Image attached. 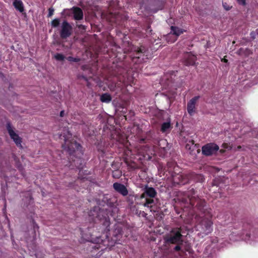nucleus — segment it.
Wrapping results in <instances>:
<instances>
[{
    "instance_id": "obj_18",
    "label": "nucleus",
    "mask_w": 258,
    "mask_h": 258,
    "mask_svg": "<svg viewBox=\"0 0 258 258\" xmlns=\"http://www.w3.org/2000/svg\"><path fill=\"white\" fill-rule=\"evenodd\" d=\"M134 81V77L128 74H125L121 78H119V81L122 83L124 86H132L135 84Z\"/></svg>"
},
{
    "instance_id": "obj_23",
    "label": "nucleus",
    "mask_w": 258,
    "mask_h": 258,
    "mask_svg": "<svg viewBox=\"0 0 258 258\" xmlns=\"http://www.w3.org/2000/svg\"><path fill=\"white\" fill-rule=\"evenodd\" d=\"M157 142V146L161 149H163L164 150H166V148L168 147V143L165 139H160L159 140L156 141V142H154V144H156Z\"/></svg>"
},
{
    "instance_id": "obj_40",
    "label": "nucleus",
    "mask_w": 258,
    "mask_h": 258,
    "mask_svg": "<svg viewBox=\"0 0 258 258\" xmlns=\"http://www.w3.org/2000/svg\"><path fill=\"white\" fill-rule=\"evenodd\" d=\"M255 34H256V32H251L250 33L251 38H252L253 39H254L255 38Z\"/></svg>"
},
{
    "instance_id": "obj_20",
    "label": "nucleus",
    "mask_w": 258,
    "mask_h": 258,
    "mask_svg": "<svg viewBox=\"0 0 258 258\" xmlns=\"http://www.w3.org/2000/svg\"><path fill=\"white\" fill-rule=\"evenodd\" d=\"M73 14L74 19L75 20H81L83 19V12L82 10L78 7H74L72 8Z\"/></svg>"
},
{
    "instance_id": "obj_41",
    "label": "nucleus",
    "mask_w": 258,
    "mask_h": 258,
    "mask_svg": "<svg viewBox=\"0 0 258 258\" xmlns=\"http://www.w3.org/2000/svg\"><path fill=\"white\" fill-rule=\"evenodd\" d=\"M226 3H223V6L224 8V9L226 10H229L230 9H231V7L228 6L227 7H226Z\"/></svg>"
},
{
    "instance_id": "obj_48",
    "label": "nucleus",
    "mask_w": 258,
    "mask_h": 258,
    "mask_svg": "<svg viewBox=\"0 0 258 258\" xmlns=\"http://www.w3.org/2000/svg\"><path fill=\"white\" fill-rule=\"evenodd\" d=\"M30 200H32V197L31 196H30Z\"/></svg>"
},
{
    "instance_id": "obj_35",
    "label": "nucleus",
    "mask_w": 258,
    "mask_h": 258,
    "mask_svg": "<svg viewBox=\"0 0 258 258\" xmlns=\"http://www.w3.org/2000/svg\"><path fill=\"white\" fill-rule=\"evenodd\" d=\"M54 13V9L52 8H50L48 9V14L47 17H51Z\"/></svg>"
},
{
    "instance_id": "obj_3",
    "label": "nucleus",
    "mask_w": 258,
    "mask_h": 258,
    "mask_svg": "<svg viewBox=\"0 0 258 258\" xmlns=\"http://www.w3.org/2000/svg\"><path fill=\"white\" fill-rule=\"evenodd\" d=\"M72 134L68 130L65 129L63 134L59 136L60 139H63L64 144H62L63 149L67 152L69 155V159L72 160L74 165L79 169L82 168V160L81 156L83 155L82 147L80 144L75 141L70 140L72 138Z\"/></svg>"
},
{
    "instance_id": "obj_45",
    "label": "nucleus",
    "mask_w": 258,
    "mask_h": 258,
    "mask_svg": "<svg viewBox=\"0 0 258 258\" xmlns=\"http://www.w3.org/2000/svg\"><path fill=\"white\" fill-rule=\"evenodd\" d=\"M227 146V145L226 144H223V147H224V148H226Z\"/></svg>"
},
{
    "instance_id": "obj_39",
    "label": "nucleus",
    "mask_w": 258,
    "mask_h": 258,
    "mask_svg": "<svg viewBox=\"0 0 258 258\" xmlns=\"http://www.w3.org/2000/svg\"><path fill=\"white\" fill-rule=\"evenodd\" d=\"M17 168H18V170L19 171H20L22 172V174L23 175V168L22 165L21 164L18 165Z\"/></svg>"
},
{
    "instance_id": "obj_8",
    "label": "nucleus",
    "mask_w": 258,
    "mask_h": 258,
    "mask_svg": "<svg viewBox=\"0 0 258 258\" xmlns=\"http://www.w3.org/2000/svg\"><path fill=\"white\" fill-rule=\"evenodd\" d=\"M73 27L66 20H64L61 25V30L60 31V36L62 39H67L72 34Z\"/></svg>"
},
{
    "instance_id": "obj_33",
    "label": "nucleus",
    "mask_w": 258,
    "mask_h": 258,
    "mask_svg": "<svg viewBox=\"0 0 258 258\" xmlns=\"http://www.w3.org/2000/svg\"><path fill=\"white\" fill-rule=\"evenodd\" d=\"M146 32L149 35H152V29L151 28V26L149 25L147 26V28L145 29Z\"/></svg>"
},
{
    "instance_id": "obj_30",
    "label": "nucleus",
    "mask_w": 258,
    "mask_h": 258,
    "mask_svg": "<svg viewBox=\"0 0 258 258\" xmlns=\"http://www.w3.org/2000/svg\"><path fill=\"white\" fill-rule=\"evenodd\" d=\"M67 59L71 62H79L81 60V59L79 57H74L71 56L67 57Z\"/></svg>"
},
{
    "instance_id": "obj_12",
    "label": "nucleus",
    "mask_w": 258,
    "mask_h": 258,
    "mask_svg": "<svg viewBox=\"0 0 258 258\" xmlns=\"http://www.w3.org/2000/svg\"><path fill=\"white\" fill-rule=\"evenodd\" d=\"M87 230L88 233H85L84 231L82 230V228H80V231L81 232V234L82 237L84 238L87 241H91L94 238V237L97 238L98 239V242H99V237H100V235H97L95 233L94 230L92 229V228L90 227H88L87 228Z\"/></svg>"
},
{
    "instance_id": "obj_47",
    "label": "nucleus",
    "mask_w": 258,
    "mask_h": 258,
    "mask_svg": "<svg viewBox=\"0 0 258 258\" xmlns=\"http://www.w3.org/2000/svg\"><path fill=\"white\" fill-rule=\"evenodd\" d=\"M92 248L98 249V247H96V246H93V247H92Z\"/></svg>"
},
{
    "instance_id": "obj_15",
    "label": "nucleus",
    "mask_w": 258,
    "mask_h": 258,
    "mask_svg": "<svg viewBox=\"0 0 258 258\" xmlns=\"http://www.w3.org/2000/svg\"><path fill=\"white\" fill-rule=\"evenodd\" d=\"M157 194L154 188L146 185L144 188V192L141 195V198H155L157 196Z\"/></svg>"
},
{
    "instance_id": "obj_9",
    "label": "nucleus",
    "mask_w": 258,
    "mask_h": 258,
    "mask_svg": "<svg viewBox=\"0 0 258 258\" xmlns=\"http://www.w3.org/2000/svg\"><path fill=\"white\" fill-rule=\"evenodd\" d=\"M7 129L11 138L14 141L17 147L22 148V138L15 133L10 123H7Z\"/></svg>"
},
{
    "instance_id": "obj_24",
    "label": "nucleus",
    "mask_w": 258,
    "mask_h": 258,
    "mask_svg": "<svg viewBox=\"0 0 258 258\" xmlns=\"http://www.w3.org/2000/svg\"><path fill=\"white\" fill-rule=\"evenodd\" d=\"M112 97L108 93L102 94L100 96V101L102 102L109 103L111 101Z\"/></svg>"
},
{
    "instance_id": "obj_26",
    "label": "nucleus",
    "mask_w": 258,
    "mask_h": 258,
    "mask_svg": "<svg viewBox=\"0 0 258 258\" xmlns=\"http://www.w3.org/2000/svg\"><path fill=\"white\" fill-rule=\"evenodd\" d=\"M112 177L114 178L118 179L122 175V171L119 170H112Z\"/></svg>"
},
{
    "instance_id": "obj_10",
    "label": "nucleus",
    "mask_w": 258,
    "mask_h": 258,
    "mask_svg": "<svg viewBox=\"0 0 258 258\" xmlns=\"http://www.w3.org/2000/svg\"><path fill=\"white\" fill-rule=\"evenodd\" d=\"M171 30L172 34H169L167 36L166 40L169 43H173L176 40L177 37L183 33V31L175 26H171Z\"/></svg>"
},
{
    "instance_id": "obj_13",
    "label": "nucleus",
    "mask_w": 258,
    "mask_h": 258,
    "mask_svg": "<svg viewBox=\"0 0 258 258\" xmlns=\"http://www.w3.org/2000/svg\"><path fill=\"white\" fill-rule=\"evenodd\" d=\"M200 98V96H195L187 102V110L190 115H192L196 112V104Z\"/></svg>"
},
{
    "instance_id": "obj_4",
    "label": "nucleus",
    "mask_w": 258,
    "mask_h": 258,
    "mask_svg": "<svg viewBox=\"0 0 258 258\" xmlns=\"http://www.w3.org/2000/svg\"><path fill=\"white\" fill-rule=\"evenodd\" d=\"M181 232V227L173 228L164 238L166 244H182L183 240Z\"/></svg>"
},
{
    "instance_id": "obj_16",
    "label": "nucleus",
    "mask_w": 258,
    "mask_h": 258,
    "mask_svg": "<svg viewBox=\"0 0 258 258\" xmlns=\"http://www.w3.org/2000/svg\"><path fill=\"white\" fill-rule=\"evenodd\" d=\"M173 182L174 184L184 185L188 182V175L184 176L181 174H176L173 176Z\"/></svg>"
},
{
    "instance_id": "obj_36",
    "label": "nucleus",
    "mask_w": 258,
    "mask_h": 258,
    "mask_svg": "<svg viewBox=\"0 0 258 258\" xmlns=\"http://www.w3.org/2000/svg\"><path fill=\"white\" fill-rule=\"evenodd\" d=\"M238 4L240 5L244 6L246 5V0H236Z\"/></svg>"
},
{
    "instance_id": "obj_1",
    "label": "nucleus",
    "mask_w": 258,
    "mask_h": 258,
    "mask_svg": "<svg viewBox=\"0 0 258 258\" xmlns=\"http://www.w3.org/2000/svg\"><path fill=\"white\" fill-rule=\"evenodd\" d=\"M98 204L102 207L106 206L107 208H101L99 206L92 208L89 212L90 220L96 223L97 222L100 223L102 226L101 232L106 233V236H108L107 233L110 230V224L109 216H114L119 210L117 199L111 195L105 194L98 200Z\"/></svg>"
},
{
    "instance_id": "obj_11",
    "label": "nucleus",
    "mask_w": 258,
    "mask_h": 258,
    "mask_svg": "<svg viewBox=\"0 0 258 258\" xmlns=\"http://www.w3.org/2000/svg\"><path fill=\"white\" fill-rule=\"evenodd\" d=\"M196 55L191 52H186L183 54L182 63L186 66H193L196 64Z\"/></svg>"
},
{
    "instance_id": "obj_19",
    "label": "nucleus",
    "mask_w": 258,
    "mask_h": 258,
    "mask_svg": "<svg viewBox=\"0 0 258 258\" xmlns=\"http://www.w3.org/2000/svg\"><path fill=\"white\" fill-rule=\"evenodd\" d=\"M154 198H144L145 202L144 203V206L150 209L151 212H155L156 211V206L155 201Z\"/></svg>"
},
{
    "instance_id": "obj_14",
    "label": "nucleus",
    "mask_w": 258,
    "mask_h": 258,
    "mask_svg": "<svg viewBox=\"0 0 258 258\" xmlns=\"http://www.w3.org/2000/svg\"><path fill=\"white\" fill-rule=\"evenodd\" d=\"M123 232V226L121 224H116L112 232V236L115 241H120Z\"/></svg>"
},
{
    "instance_id": "obj_50",
    "label": "nucleus",
    "mask_w": 258,
    "mask_h": 258,
    "mask_svg": "<svg viewBox=\"0 0 258 258\" xmlns=\"http://www.w3.org/2000/svg\"><path fill=\"white\" fill-rule=\"evenodd\" d=\"M256 34L258 35V29L256 30Z\"/></svg>"
},
{
    "instance_id": "obj_5",
    "label": "nucleus",
    "mask_w": 258,
    "mask_h": 258,
    "mask_svg": "<svg viewBox=\"0 0 258 258\" xmlns=\"http://www.w3.org/2000/svg\"><path fill=\"white\" fill-rule=\"evenodd\" d=\"M137 154L142 156L144 160H150L152 159V156L154 154L152 147L148 145L140 146L137 150Z\"/></svg>"
},
{
    "instance_id": "obj_6",
    "label": "nucleus",
    "mask_w": 258,
    "mask_h": 258,
    "mask_svg": "<svg viewBox=\"0 0 258 258\" xmlns=\"http://www.w3.org/2000/svg\"><path fill=\"white\" fill-rule=\"evenodd\" d=\"M147 49L144 46L138 47L135 50V53L132 57V60L135 63H140L145 61L144 56L147 53Z\"/></svg>"
},
{
    "instance_id": "obj_37",
    "label": "nucleus",
    "mask_w": 258,
    "mask_h": 258,
    "mask_svg": "<svg viewBox=\"0 0 258 258\" xmlns=\"http://www.w3.org/2000/svg\"><path fill=\"white\" fill-rule=\"evenodd\" d=\"M77 27L80 29V30H86V27L85 25H83L82 24H79L77 25Z\"/></svg>"
},
{
    "instance_id": "obj_32",
    "label": "nucleus",
    "mask_w": 258,
    "mask_h": 258,
    "mask_svg": "<svg viewBox=\"0 0 258 258\" xmlns=\"http://www.w3.org/2000/svg\"><path fill=\"white\" fill-rule=\"evenodd\" d=\"M32 223H33V227L34 229V234H36V231L38 230L39 229V226L38 224L35 222V221L33 219L32 220Z\"/></svg>"
},
{
    "instance_id": "obj_28",
    "label": "nucleus",
    "mask_w": 258,
    "mask_h": 258,
    "mask_svg": "<svg viewBox=\"0 0 258 258\" xmlns=\"http://www.w3.org/2000/svg\"><path fill=\"white\" fill-rule=\"evenodd\" d=\"M120 167V164L119 162H113L111 164V167L113 169V170H119Z\"/></svg>"
},
{
    "instance_id": "obj_25",
    "label": "nucleus",
    "mask_w": 258,
    "mask_h": 258,
    "mask_svg": "<svg viewBox=\"0 0 258 258\" xmlns=\"http://www.w3.org/2000/svg\"><path fill=\"white\" fill-rule=\"evenodd\" d=\"M171 128V125L170 121H167L163 122L161 125V131L162 133H165L168 130Z\"/></svg>"
},
{
    "instance_id": "obj_44",
    "label": "nucleus",
    "mask_w": 258,
    "mask_h": 258,
    "mask_svg": "<svg viewBox=\"0 0 258 258\" xmlns=\"http://www.w3.org/2000/svg\"><path fill=\"white\" fill-rule=\"evenodd\" d=\"M220 152L221 153H224V152H225V150H223V149H221V150H220Z\"/></svg>"
},
{
    "instance_id": "obj_46",
    "label": "nucleus",
    "mask_w": 258,
    "mask_h": 258,
    "mask_svg": "<svg viewBox=\"0 0 258 258\" xmlns=\"http://www.w3.org/2000/svg\"><path fill=\"white\" fill-rule=\"evenodd\" d=\"M128 153H130L131 155H133L132 151V150H128Z\"/></svg>"
},
{
    "instance_id": "obj_43",
    "label": "nucleus",
    "mask_w": 258,
    "mask_h": 258,
    "mask_svg": "<svg viewBox=\"0 0 258 258\" xmlns=\"http://www.w3.org/2000/svg\"><path fill=\"white\" fill-rule=\"evenodd\" d=\"M222 61L224 62H228V60L227 59H226L225 58H223V59H222Z\"/></svg>"
},
{
    "instance_id": "obj_38",
    "label": "nucleus",
    "mask_w": 258,
    "mask_h": 258,
    "mask_svg": "<svg viewBox=\"0 0 258 258\" xmlns=\"http://www.w3.org/2000/svg\"><path fill=\"white\" fill-rule=\"evenodd\" d=\"M176 245L174 247V250L176 251H179L181 250V246L180 245L181 244H176Z\"/></svg>"
},
{
    "instance_id": "obj_42",
    "label": "nucleus",
    "mask_w": 258,
    "mask_h": 258,
    "mask_svg": "<svg viewBox=\"0 0 258 258\" xmlns=\"http://www.w3.org/2000/svg\"><path fill=\"white\" fill-rule=\"evenodd\" d=\"M64 115V110H62L60 111V117H63Z\"/></svg>"
},
{
    "instance_id": "obj_29",
    "label": "nucleus",
    "mask_w": 258,
    "mask_h": 258,
    "mask_svg": "<svg viewBox=\"0 0 258 258\" xmlns=\"http://www.w3.org/2000/svg\"><path fill=\"white\" fill-rule=\"evenodd\" d=\"M54 57L56 60L59 61H63L65 58L64 56L61 53H56Z\"/></svg>"
},
{
    "instance_id": "obj_27",
    "label": "nucleus",
    "mask_w": 258,
    "mask_h": 258,
    "mask_svg": "<svg viewBox=\"0 0 258 258\" xmlns=\"http://www.w3.org/2000/svg\"><path fill=\"white\" fill-rule=\"evenodd\" d=\"M60 24V20L58 18H56L51 21V26L52 27H57Z\"/></svg>"
},
{
    "instance_id": "obj_49",
    "label": "nucleus",
    "mask_w": 258,
    "mask_h": 258,
    "mask_svg": "<svg viewBox=\"0 0 258 258\" xmlns=\"http://www.w3.org/2000/svg\"><path fill=\"white\" fill-rule=\"evenodd\" d=\"M112 22H114L116 23V20H112Z\"/></svg>"
},
{
    "instance_id": "obj_31",
    "label": "nucleus",
    "mask_w": 258,
    "mask_h": 258,
    "mask_svg": "<svg viewBox=\"0 0 258 258\" xmlns=\"http://www.w3.org/2000/svg\"><path fill=\"white\" fill-rule=\"evenodd\" d=\"M250 50L248 48L244 49L242 48H240L238 51L237 53L239 55H242L243 53H245V51H249Z\"/></svg>"
},
{
    "instance_id": "obj_21",
    "label": "nucleus",
    "mask_w": 258,
    "mask_h": 258,
    "mask_svg": "<svg viewBox=\"0 0 258 258\" xmlns=\"http://www.w3.org/2000/svg\"><path fill=\"white\" fill-rule=\"evenodd\" d=\"M188 180H190L195 182H203L205 180L204 176L201 174L191 173L188 174Z\"/></svg>"
},
{
    "instance_id": "obj_34",
    "label": "nucleus",
    "mask_w": 258,
    "mask_h": 258,
    "mask_svg": "<svg viewBox=\"0 0 258 258\" xmlns=\"http://www.w3.org/2000/svg\"><path fill=\"white\" fill-rule=\"evenodd\" d=\"M140 143H150L151 142L150 141V140L147 138H141L140 139Z\"/></svg>"
},
{
    "instance_id": "obj_22",
    "label": "nucleus",
    "mask_w": 258,
    "mask_h": 258,
    "mask_svg": "<svg viewBox=\"0 0 258 258\" xmlns=\"http://www.w3.org/2000/svg\"><path fill=\"white\" fill-rule=\"evenodd\" d=\"M13 4L15 8L20 12L23 13L24 11V5L21 0H14Z\"/></svg>"
},
{
    "instance_id": "obj_17",
    "label": "nucleus",
    "mask_w": 258,
    "mask_h": 258,
    "mask_svg": "<svg viewBox=\"0 0 258 258\" xmlns=\"http://www.w3.org/2000/svg\"><path fill=\"white\" fill-rule=\"evenodd\" d=\"M113 187L116 191L123 196H126L128 194L127 188L121 183L115 182L113 184Z\"/></svg>"
},
{
    "instance_id": "obj_2",
    "label": "nucleus",
    "mask_w": 258,
    "mask_h": 258,
    "mask_svg": "<svg viewBox=\"0 0 258 258\" xmlns=\"http://www.w3.org/2000/svg\"><path fill=\"white\" fill-rule=\"evenodd\" d=\"M182 196L178 200L188 207L195 208L204 215V217L197 226L198 230L205 235L211 233L213 231V223L211 220L212 214L211 209L208 207L205 200L200 199L197 195V191L194 188H189L183 192Z\"/></svg>"
},
{
    "instance_id": "obj_7",
    "label": "nucleus",
    "mask_w": 258,
    "mask_h": 258,
    "mask_svg": "<svg viewBox=\"0 0 258 258\" xmlns=\"http://www.w3.org/2000/svg\"><path fill=\"white\" fill-rule=\"evenodd\" d=\"M219 150V146L215 143H208L202 148V154L206 156H210L216 154Z\"/></svg>"
}]
</instances>
